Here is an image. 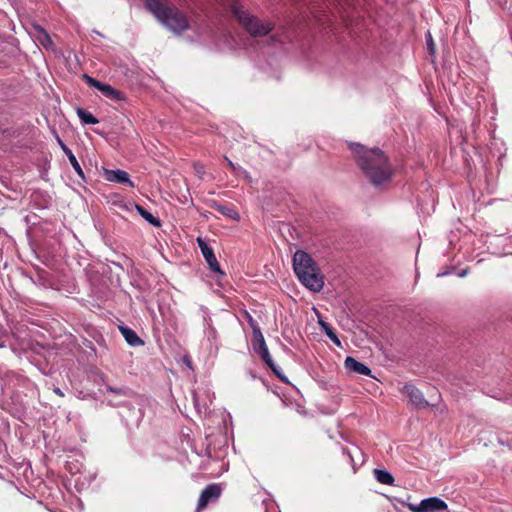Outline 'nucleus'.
<instances>
[{
  "label": "nucleus",
  "instance_id": "nucleus-28",
  "mask_svg": "<svg viewBox=\"0 0 512 512\" xmlns=\"http://www.w3.org/2000/svg\"><path fill=\"white\" fill-rule=\"evenodd\" d=\"M249 323L252 328H253V326L258 325L252 318H250Z\"/></svg>",
  "mask_w": 512,
  "mask_h": 512
},
{
  "label": "nucleus",
  "instance_id": "nucleus-25",
  "mask_svg": "<svg viewBox=\"0 0 512 512\" xmlns=\"http://www.w3.org/2000/svg\"><path fill=\"white\" fill-rule=\"evenodd\" d=\"M64 153L67 155V157L69 158V156L71 155H74L73 152L71 151V149H69L67 146H63V149Z\"/></svg>",
  "mask_w": 512,
  "mask_h": 512
},
{
  "label": "nucleus",
  "instance_id": "nucleus-27",
  "mask_svg": "<svg viewBox=\"0 0 512 512\" xmlns=\"http://www.w3.org/2000/svg\"><path fill=\"white\" fill-rule=\"evenodd\" d=\"M408 507L411 511L416 512V504H408Z\"/></svg>",
  "mask_w": 512,
  "mask_h": 512
},
{
  "label": "nucleus",
  "instance_id": "nucleus-7",
  "mask_svg": "<svg viewBox=\"0 0 512 512\" xmlns=\"http://www.w3.org/2000/svg\"><path fill=\"white\" fill-rule=\"evenodd\" d=\"M261 359L267 364V366L274 372V374L283 382H286L287 379L284 375H282L281 370L275 365L272 357L269 353L268 347L265 342H262L260 346H257V349H254Z\"/></svg>",
  "mask_w": 512,
  "mask_h": 512
},
{
  "label": "nucleus",
  "instance_id": "nucleus-3",
  "mask_svg": "<svg viewBox=\"0 0 512 512\" xmlns=\"http://www.w3.org/2000/svg\"><path fill=\"white\" fill-rule=\"evenodd\" d=\"M145 6L171 31L181 33L189 28L187 17L176 6L160 0H146Z\"/></svg>",
  "mask_w": 512,
  "mask_h": 512
},
{
  "label": "nucleus",
  "instance_id": "nucleus-6",
  "mask_svg": "<svg viewBox=\"0 0 512 512\" xmlns=\"http://www.w3.org/2000/svg\"><path fill=\"white\" fill-rule=\"evenodd\" d=\"M221 486L219 484H209L201 492L196 511L200 512L207 507V505L221 496Z\"/></svg>",
  "mask_w": 512,
  "mask_h": 512
},
{
  "label": "nucleus",
  "instance_id": "nucleus-20",
  "mask_svg": "<svg viewBox=\"0 0 512 512\" xmlns=\"http://www.w3.org/2000/svg\"><path fill=\"white\" fill-rule=\"evenodd\" d=\"M106 390L108 392L115 393L117 395H121V396H125L126 395V391L123 388H116V387H112V386H107Z\"/></svg>",
  "mask_w": 512,
  "mask_h": 512
},
{
  "label": "nucleus",
  "instance_id": "nucleus-8",
  "mask_svg": "<svg viewBox=\"0 0 512 512\" xmlns=\"http://www.w3.org/2000/svg\"><path fill=\"white\" fill-rule=\"evenodd\" d=\"M447 508V504L445 501L438 497H429L423 499L418 504V512H439L445 510Z\"/></svg>",
  "mask_w": 512,
  "mask_h": 512
},
{
  "label": "nucleus",
  "instance_id": "nucleus-29",
  "mask_svg": "<svg viewBox=\"0 0 512 512\" xmlns=\"http://www.w3.org/2000/svg\"><path fill=\"white\" fill-rule=\"evenodd\" d=\"M58 142H59V144H60V146H61V148H62V149H63V146H66V145L61 141V139H60V138H58Z\"/></svg>",
  "mask_w": 512,
  "mask_h": 512
},
{
  "label": "nucleus",
  "instance_id": "nucleus-15",
  "mask_svg": "<svg viewBox=\"0 0 512 512\" xmlns=\"http://www.w3.org/2000/svg\"><path fill=\"white\" fill-rule=\"evenodd\" d=\"M136 207V210L138 211V213L148 222L150 223L151 225L155 226V227H160L161 226V221L154 217L149 211H147L144 207H142L141 205H138L136 204L135 205Z\"/></svg>",
  "mask_w": 512,
  "mask_h": 512
},
{
  "label": "nucleus",
  "instance_id": "nucleus-2",
  "mask_svg": "<svg viewBox=\"0 0 512 512\" xmlns=\"http://www.w3.org/2000/svg\"><path fill=\"white\" fill-rule=\"evenodd\" d=\"M293 269L300 282L309 290L319 292L324 286L323 275L312 259L303 250H297L293 256Z\"/></svg>",
  "mask_w": 512,
  "mask_h": 512
},
{
  "label": "nucleus",
  "instance_id": "nucleus-16",
  "mask_svg": "<svg viewBox=\"0 0 512 512\" xmlns=\"http://www.w3.org/2000/svg\"><path fill=\"white\" fill-rule=\"evenodd\" d=\"M76 112L84 124H97L99 122V120L92 113L83 108H77Z\"/></svg>",
  "mask_w": 512,
  "mask_h": 512
},
{
  "label": "nucleus",
  "instance_id": "nucleus-11",
  "mask_svg": "<svg viewBox=\"0 0 512 512\" xmlns=\"http://www.w3.org/2000/svg\"><path fill=\"white\" fill-rule=\"evenodd\" d=\"M119 330L129 345L136 347L144 344V341L133 329L127 326H119Z\"/></svg>",
  "mask_w": 512,
  "mask_h": 512
},
{
  "label": "nucleus",
  "instance_id": "nucleus-17",
  "mask_svg": "<svg viewBox=\"0 0 512 512\" xmlns=\"http://www.w3.org/2000/svg\"><path fill=\"white\" fill-rule=\"evenodd\" d=\"M320 325L325 332V334L328 336V338L337 346L341 347V341L338 338L337 334L335 333L334 329L326 322H320Z\"/></svg>",
  "mask_w": 512,
  "mask_h": 512
},
{
  "label": "nucleus",
  "instance_id": "nucleus-22",
  "mask_svg": "<svg viewBox=\"0 0 512 512\" xmlns=\"http://www.w3.org/2000/svg\"><path fill=\"white\" fill-rule=\"evenodd\" d=\"M197 243L199 248L201 249L202 254L209 250L211 247L200 237L197 238Z\"/></svg>",
  "mask_w": 512,
  "mask_h": 512
},
{
  "label": "nucleus",
  "instance_id": "nucleus-10",
  "mask_svg": "<svg viewBox=\"0 0 512 512\" xmlns=\"http://www.w3.org/2000/svg\"><path fill=\"white\" fill-rule=\"evenodd\" d=\"M106 179L110 182L127 184L132 188L134 187V183L130 180L129 174L124 170H107Z\"/></svg>",
  "mask_w": 512,
  "mask_h": 512
},
{
  "label": "nucleus",
  "instance_id": "nucleus-12",
  "mask_svg": "<svg viewBox=\"0 0 512 512\" xmlns=\"http://www.w3.org/2000/svg\"><path fill=\"white\" fill-rule=\"evenodd\" d=\"M203 257L205 258L209 268L211 271L215 272V273H221L223 274V272L221 271V268H220V265L217 261V258L214 254V251L212 248H210L209 250L205 251L203 254Z\"/></svg>",
  "mask_w": 512,
  "mask_h": 512
},
{
  "label": "nucleus",
  "instance_id": "nucleus-21",
  "mask_svg": "<svg viewBox=\"0 0 512 512\" xmlns=\"http://www.w3.org/2000/svg\"><path fill=\"white\" fill-rule=\"evenodd\" d=\"M417 405H418V409L425 408V407H428V406H434L433 403H430V402L426 401L419 394H418Z\"/></svg>",
  "mask_w": 512,
  "mask_h": 512
},
{
  "label": "nucleus",
  "instance_id": "nucleus-23",
  "mask_svg": "<svg viewBox=\"0 0 512 512\" xmlns=\"http://www.w3.org/2000/svg\"><path fill=\"white\" fill-rule=\"evenodd\" d=\"M41 34H42V37L39 38L40 39V42L46 46L47 43H50L51 44V39H50V36L48 35V33H46L44 30H41Z\"/></svg>",
  "mask_w": 512,
  "mask_h": 512
},
{
  "label": "nucleus",
  "instance_id": "nucleus-18",
  "mask_svg": "<svg viewBox=\"0 0 512 512\" xmlns=\"http://www.w3.org/2000/svg\"><path fill=\"white\" fill-rule=\"evenodd\" d=\"M262 342H265L264 336L258 325L253 326V348L257 349Z\"/></svg>",
  "mask_w": 512,
  "mask_h": 512
},
{
  "label": "nucleus",
  "instance_id": "nucleus-30",
  "mask_svg": "<svg viewBox=\"0 0 512 512\" xmlns=\"http://www.w3.org/2000/svg\"><path fill=\"white\" fill-rule=\"evenodd\" d=\"M461 277H463L464 275H466V271H463L461 274H459Z\"/></svg>",
  "mask_w": 512,
  "mask_h": 512
},
{
  "label": "nucleus",
  "instance_id": "nucleus-26",
  "mask_svg": "<svg viewBox=\"0 0 512 512\" xmlns=\"http://www.w3.org/2000/svg\"><path fill=\"white\" fill-rule=\"evenodd\" d=\"M54 393L60 397H64V393L61 391L60 388H54Z\"/></svg>",
  "mask_w": 512,
  "mask_h": 512
},
{
  "label": "nucleus",
  "instance_id": "nucleus-14",
  "mask_svg": "<svg viewBox=\"0 0 512 512\" xmlns=\"http://www.w3.org/2000/svg\"><path fill=\"white\" fill-rule=\"evenodd\" d=\"M373 474L376 478V480L384 485H392L394 482L393 475L388 472L387 470L382 469H374Z\"/></svg>",
  "mask_w": 512,
  "mask_h": 512
},
{
  "label": "nucleus",
  "instance_id": "nucleus-13",
  "mask_svg": "<svg viewBox=\"0 0 512 512\" xmlns=\"http://www.w3.org/2000/svg\"><path fill=\"white\" fill-rule=\"evenodd\" d=\"M431 63H435L436 58V43L430 33V31H427L425 34V47Z\"/></svg>",
  "mask_w": 512,
  "mask_h": 512
},
{
  "label": "nucleus",
  "instance_id": "nucleus-1",
  "mask_svg": "<svg viewBox=\"0 0 512 512\" xmlns=\"http://www.w3.org/2000/svg\"><path fill=\"white\" fill-rule=\"evenodd\" d=\"M350 149L357 165L372 184L377 186L390 180L392 167L381 149H369L361 144H352Z\"/></svg>",
  "mask_w": 512,
  "mask_h": 512
},
{
  "label": "nucleus",
  "instance_id": "nucleus-9",
  "mask_svg": "<svg viewBox=\"0 0 512 512\" xmlns=\"http://www.w3.org/2000/svg\"><path fill=\"white\" fill-rule=\"evenodd\" d=\"M344 365L345 368L351 372L371 376V369L351 356L346 357Z\"/></svg>",
  "mask_w": 512,
  "mask_h": 512
},
{
  "label": "nucleus",
  "instance_id": "nucleus-19",
  "mask_svg": "<svg viewBox=\"0 0 512 512\" xmlns=\"http://www.w3.org/2000/svg\"><path fill=\"white\" fill-rule=\"evenodd\" d=\"M69 162L70 164L72 165L73 169L75 170V172L82 178H84V173H83V170L78 162V160L76 159L75 155H71L69 156Z\"/></svg>",
  "mask_w": 512,
  "mask_h": 512
},
{
  "label": "nucleus",
  "instance_id": "nucleus-5",
  "mask_svg": "<svg viewBox=\"0 0 512 512\" xmlns=\"http://www.w3.org/2000/svg\"><path fill=\"white\" fill-rule=\"evenodd\" d=\"M82 78L89 87L96 88L108 99H111L114 101H122L125 99V96L121 91L113 88L109 84L102 83V82L98 81L97 79L89 76L88 74H83Z\"/></svg>",
  "mask_w": 512,
  "mask_h": 512
},
{
  "label": "nucleus",
  "instance_id": "nucleus-24",
  "mask_svg": "<svg viewBox=\"0 0 512 512\" xmlns=\"http://www.w3.org/2000/svg\"><path fill=\"white\" fill-rule=\"evenodd\" d=\"M224 159L227 162L228 166L231 168V170L235 171L236 170L235 164L226 156L224 157Z\"/></svg>",
  "mask_w": 512,
  "mask_h": 512
},
{
  "label": "nucleus",
  "instance_id": "nucleus-4",
  "mask_svg": "<svg viewBox=\"0 0 512 512\" xmlns=\"http://www.w3.org/2000/svg\"><path fill=\"white\" fill-rule=\"evenodd\" d=\"M230 11L233 14V16L237 19L239 24L252 37L265 36L274 28V25L272 23H264L258 17L251 15L248 11L244 10L243 6L238 1H233L230 4Z\"/></svg>",
  "mask_w": 512,
  "mask_h": 512
}]
</instances>
